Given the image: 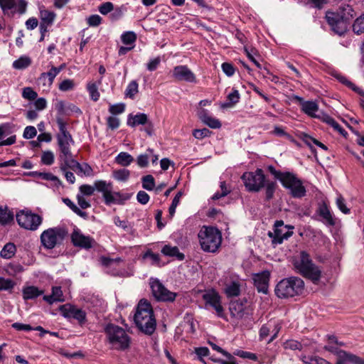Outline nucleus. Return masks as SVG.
Returning <instances> with one entry per match:
<instances>
[{
	"mask_svg": "<svg viewBox=\"0 0 364 364\" xmlns=\"http://www.w3.org/2000/svg\"><path fill=\"white\" fill-rule=\"evenodd\" d=\"M57 124L59 132L56 134L57 144L59 149V159H65L66 164H71V169L77 174L83 173L85 176H90L92 169L87 164H80L77 161L71 151V146L75 141L71 134L66 128V123L60 118H57Z\"/></svg>",
	"mask_w": 364,
	"mask_h": 364,
	"instance_id": "obj_1",
	"label": "nucleus"
},
{
	"mask_svg": "<svg viewBox=\"0 0 364 364\" xmlns=\"http://www.w3.org/2000/svg\"><path fill=\"white\" fill-rule=\"evenodd\" d=\"M292 264L296 273L309 279L314 284L319 283L322 270L320 267L314 263L311 256L306 251H301L295 256Z\"/></svg>",
	"mask_w": 364,
	"mask_h": 364,
	"instance_id": "obj_2",
	"label": "nucleus"
},
{
	"mask_svg": "<svg viewBox=\"0 0 364 364\" xmlns=\"http://www.w3.org/2000/svg\"><path fill=\"white\" fill-rule=\"evenodd\" d=\"M137 328L146 335H151L156 330V321L151 304L146 299H141L136 308L134 317Z\"/></svg>",
	"mask_w": 364,
	"mask_h": 364,
	"instance_id": "obj_3",
	"label": "nucleus"
},
{
	"mask_svg": "<svg viewBox=\"0 0 364 364\" xmlns=\"http://www.w3.org/2000/svg\"><path fill=\"white\" fill-rule=\"evenodd\" d=\"M355 13L351 6L341 5L338 12L327 11L326 18L331 29L337 34L343 35L347 28V22Z\"/></svg>",
	"mask_w": 364,
	"mask_h": 364,
	"instance_id": "obj_4",
	"label": "nucleus"
},
{
	"mask_svg": "<svg viewBox=\"0 0 364 364\" xmlns=\"http://www.w3.org/2000/svg\"><path fill=\"white\" fill-rule=\"evenodd\" d=\"M304 281L298 277H290L282 279L275 287V294L280 299L294 297L302 294Z\"/></svg>",
	"mask_w": 364,
	"mask_h": 364,
	"instance_id": "obj_5",
	"label": "nucleus"
},
{
	"mask_svg": "<svg viewBox=\"0 0 364 364\" xmlns=\"http://www.w3.org/2000/svg\"><path fill=\"white\" fill-rule=\"evenodd\" d=\"M200 245L203 251L216 252L221 245L222 235L218 229L203 227L198 232Z\"/></svg>",
	"mask_w": 364,
	"mask_h": 364,
	"instance_id": "obj_6",
	"label": "nucleus"
},
{
	"mask_svg": "<svg viewBox=\"0 0 364 364\" xmlns=\"http://www.w3.org/2000/svg\"><path fill=\"white\" fill-rule=\"evenodd\" d=\"M105 332L113 348L123 350L129 346V336L122 328L108 324L105 328Z\"/></svg>",
	"mask_w": 364,
	"mask_h": 364,
	"instance_id": "obj_7",
	"label": "nucleus"
},
{
	"mask_svg": "<svg viewBox=\"0 0 364 364\" xmlns=\"http://www.w3.org/2000/svg\"><path fill=\"white\" fill-rule=\"evenodd\" d=\"M68 232L64 227L57 226L44 230L41 235V242L44 248L52 250L60 245Z\"/></svg>",
	"mask_w": 364,
	"mask_h": 364,
	"instance_id": "obj_8",
	"label": "nucleus"
},
{
	"mask_svg": "<svg viewBox=\"0 0 364 364\" xmlns=\"http://www.w3.org/2000/svg\"><path fill=\"white\" fill-rule=\"evenodd\" d=\"M242 180L245 188L249 192L257 193L264 187L266 177L261 168H257L255 171L245 172L242 174Z\"/></svg>",
	"mask_w": 364,
	"mask_h": 364,
	"instance_id": "obj_9",
	"label": "nucleus"
},
{
	"mask_svg": "<svg viewBox=\"0 0 364 364\" xmlns=\"http://www.w3.org/2000/svg\"><path fill=\"white\" fill-rule=\"evenodd\" d=\"M281 183L289 191L293 198H301L306 196V191L302 181L293 173L284 172Z\"/></svg>",
	"mask_w": 364,
	"mask_h": 364,
	"instance_id": "obj_10",
	"label": "nucleus"
},
{
	"mask_svg": "<svg viewBox=\"0 0 364 364\" xmlns=\"http://www.w3.org/2000/svg\"><path fill=\"white\" fill-rule=\"evenodd\" d=\"M16 220L21 228L34 231L41 225L43 218L38 214L33 213L30 210H23L16 214Z\"/></svg>",
	"mask_w": 364,
	"mask_h": 364,
	"instance_id": "obj_11",
	"label": "nucleus"
},
{
	"mask_svg": "<svg viewBox=\"0 0 364 364\" xmlns=\"http://www.w3.org/2000/svg\"><path fill=\"white\" fill-rule=\"evenodd\" d=\"M294 228L292 225H285L283 220H277L274 225V232L269 231L268 236L272 239L273 245H280L293 235Z\"/></svg>",
	"mask_w": 364,
	"mask_h": 364,
	"instance_id": "obj_12",
	"label": "nucleus"
},
{
	"mask_svg": "<svg viewBox=\"0 0 364 364\" xmlns=\"http://www.w3.org/2000/svg\"><path fill=\"white\" fill-rule=\"evenodd\" d=\"M151 288L154 296L158 301H173L176 294L168 290L159 280L155 279L151 282Z\"/></svg>",
	"mask_w": 364,
	"mask_h": 364,
	"instance_id": "obj_13",
	"label": "nucleus"
},
{
	"mask_svg": "<svg viewBox=\"0 0 364 364\" xmlns=\"http://www.w3.org/2000/svg\"><path fill=\"white\" fill-rule=\"evenodd\" d=\"M71 242L75 247L85 250L92 248L95 243L93 237L84 235L78 228H75L70 235Z\"/></svg>",
	"mask_w": 364,
	"mask_h": 364,
	"instance_id": "obj_14",
	"label": "nucleus"
},
{
	"mask_svg": "<svg viewBox=\"0 0 364 364\" xmlns=\"http://www.w3.org/2000/svg\"><path fill=\"white\" fill-rule=\"evenodd\" d=\"M203 299L205 302L206 306L213 308L218 316L224 317V309L221 305V297L215 290H209L203 294Z\"/></svg>",
	"mask_w": 364,
	"mask_h": 364,
	"instance_id": "obj_15",
	"label": "nucleus"
},
{
	"mask_svg": "<svg viewBox=\"0 0 364 364\" xmlns=\"http://www.w3.org/2000/svg\"><path fill=\"white\" fill-rule=\"evenodd\" d=\"M172 75L178 81L196 82L195 74L186 65H178L174 67Z\"/></svg>",
	"mask_w": 364,
	"mask_h": 364,
	"instance_id": "obj_16",
	"label": "nucleus"
},
{
	"mask_svg": "<svg viewBox=\"0 0 364 364\" xmlns=\"http://www.w3.org/2000/svg\"><path fill=\"white\" fill-rule=\"evenodd\" d=\"M269 278L270 272L267 270L253 274L254 284L258 292L265 294L268 293Z\"/></svg>",
	"mask_w": 364,
	"mask_h": 364,
	"instance_id": "obj_17",
	"label": "nucleus"
},
{
	"mask_svg": "<svg viewBox=\"0 0 364 364\" xmlns=\"http://www.w3.org/2000/svg\"><path fill=\"white\" fill-rule=\"evenodd\" d=\"M60 310L66 317H72L78 321L80 323L85 321L86 313L80 309L70 305H63L60 307Z\"/></svg>",
	"mask_w": 364,
	"mask_h": 364,
	"instance_id": "obj_18",
	"label": "nucleus"
},
{
	"mask_svg": "<svg viewBox=\"0 0 364 364\" xmlns=\"http://www.w3.org/2000/svg\"><path fill=\"white\" fill-rule=\"evenodd\" d=\"M246 300H235L230 303L229 310L232 318L240 320L245 314Z\"/></svg>",
	"mask_w": 364,
	"mask_h": 364,
	"instance_id": "obj_19",
	"label": "nucleus"
},
{
	"mask_svg": "<svg viewBox=\"0 0 364 364\" xmlns=\"http://www.w3.org/2000/svg\"><path fill=\"white\" fill-rule=\"evenodd\" d=\"M60 72V68L52 66L48 72L41 74L38 78V82L39 84L43 85V86L50 87L53 85L55 77Z\"/></svg>",
	"mask_w": 364,
	"mask_h": 364,
	"instance_id": "obj_20",
	"label": "nucleus"
},
{
	"mask_svg": "<svg viewBox=\"0 0 364 364\" xmlns=\"http://www.w3.org/2000/svg\"><path fill=\"white\" fill-rule=\"evenodd\" d=\"M294 98L301 103L302 112L310 117H317L316 112L318 110V106L316 102L304 101L303 98L299 96H295Z\"/></svg>",
	"mask_w": 364,
	"mask_h": 364,
	"instance_id": "obj_21",
	"label": "nucleus"
},
{
	"mask_svg": "<svg viewBox=\"0 0 364 364\" xmlns=\"http://www.w3.org/2000/svg\"><path fill=\"white\" fill-rule=\"evenodd\" d=\"M12 132V125L9 124H2L0 125V146H9L16 142V135H12L5 140H1L4 136L8 135Z\"/></svg>",
	"mask_w": 364,
	"mask_h": 364,
	"instance_id": "obj_22",
	"label": "nucleus"
},
{
	"mask_svg": "<svg viewBox=\"0 0 364 364\" xmlns=\"http://www.w3.org/2000/svg\"><path fill=\"white\" fill-rule=\"evenodd\" d=\"M317 213L322 218L321 221L326 225L333 226L335 225V220L330 212V210L326 203H322L319 205L317 210Z\"/></svg>",
	"mask_w": 364,
	"mask_h": 364,
	"instance_id": "obj_23",
	"label": "nucleus"
},
{
	"mask_svg": "<svg viewBox=\"0 0 364 364\" xmlns=\"http://www.w3.org/2000/svg\"><path fill=\"white\" fill-rule=\"evenodd\" d=\"M198 117L203 123L212 129H219L221 127V122L210 115L205 109H201L199 112Z\"/></svg>",
	"mask_w": 364,
	"mask_h": 364,
	"instance_id": "obj_24",
	"label": "nucleus"
},
{
	"mask_svg": "<svg viewBox=\"0 0 364 364\" xmlns=\"http://www.w3.org/2000/svg\"><path fill=\"white\" fill-rule=\"evenodd\" d=\"M43 300L48 302L49 304H52L55 302H63L65 301L61 287H53L52 288V294L50 295H46L43 296Z\"/></svg>",
	"mask_w": 364,
	"mask_h": 364,
	"instance_id": "obj_25",
	"label": "nucleus"
},
{
	"mask_svg": "<svg viewBox=\"0 0 364 364\" xmlns=\"http://www.w3.org/2000/svg\"><path fill=\"white\" fill-rule=\"evenodd\" d=\"M349 363L353 364H364V360L356 355L348 353L343 356L338 358L336 364H349ZM328 364L331 363L328 362Z\"/></svg>",
	"mask_w": 364,
	"mask_h": 364,
	"instance_id": "obj_26",
	"label": "nucleus"
},
{
	"mask_svg": "<svg viewBox=\"0 0 364 364\" xmlns=\"http://www.w3.org/2000/svg\"><path fill=\"white\" fill-rule=\"evenodd\" d=\"M28 175L34 177H39L46 181H50L53 182L54 186L56 187H59L62 184L61 181L51 173L32 171Z\"/></svg>",
	"mask_w": 364,
	"mask_h": 364,
	"instance_id": "obj_27",
	"label": "nucleus"
},
{
	"mask_svg": "<svg viewBox=\"0 0 364 364\" xmlns=\"http://www.w3.org/2000/svg\"><path fill=\"white\" fill-rule=\"evenodd\" d=\"M43 294V290H40L34 286H29L23 289V298L25 300L33 299Z\"/></svg>",
	"mask_w": 364,
	"mask_h": 364,
	"instance_id": "obj_28",
	"label": "nucleus"
},
{
	"mask_svg": "<svg viewBox=\"0 0 364 364\" xmlns=\"http://www.w3.org/2000/svg\"><path fill=\"white\" fill-rule=\"evenodd\" d=\"M162 254L168 257H176L179 260L184 259V255L179 252L178 248L176 246L172 247L168 245H166L161 250Z\"/></svg>",
	"mask_w": 364,
	"mask_h": 364,
	"instance_id": "obj_29",
	"label": "nucleus"
},
{
	"mask_svg": "<svg viewBox=\"0 0 364 364\" xmlns=\"http://www.w3.org/2000/svg\"><path fill=\"white\" fill-rule=\"evenodd\" d=\"M58 159L60 161V171L64 173L66 180L70 183L73 184L75 181V177L73 172L68 171V168L71 169V164H69L70 162H68V164L69 165H67L65 159H59V158H58Z\"/></svg>",
	"mask_w": 364,
	"mask_h": 364,
	"instance_id": "obj_30",
	"label": "nucleus"
},
{
	"mask_svg": "<svg viewBox=\"0 0 364 364\" xmlns=\"http://www.w3.org/2000/svg\"><path fill=\"white\" fill-rule=\"evenodd\" d=\"M133 156L127 152H120L115 157V162L122 166H128L134 161Z\"/></svg>",
	"mask_w": 364,
	"mask_h": 364,
	"instance_id": "obj_31",
	"label": "nucleus"
},
{
	"mask_svg": "<svg viewBox=\"0 0 364 364\" xmlns=\"http://www.w3.org/2000/svg\"><path fill=\"white\" fill-rule=\"evenodd\" d=\"M16 252V247L12 242L6 243L0 252V256L4 259L12 258Z\"/></svg>",
	"mask_w": 364,
	"mask_h": 364,
	"instance_id": "obj_32",
	"label": "nucleus"
},
{
	"mask_svg": "<svg viewBox=\"0 0 364 364\" xmlns=\"http://www.w3.org/2000/svg\"><path fill=\"white\" fill-rule=\"evenodd\" d=\"M56 14L53 11H50L48 10H41L40 11V18L41 20V22L40 24H46V26H49L52 25L53 23L55 18Z\"/></svg>",
	"mask_w": 364,
	"mask_h": 364,
	"instance_id": "obj_33",
	"label": "nucleus"
},
{
	"mask_svg": "<svg viewBox=\"0 0 364 364\" xmlns=\"http://www.w3.org/2000/svg\"><path fill=\"white\" fill-rule=\"evenodd\" d=\"M147 115L144 113L137 114L134 116H130L128 119L127 124L130 127H136L140 124H145L147 122Z\"/></svg>",
	"mask_w": 364,
	"mask_h": 364,
	"instance_id": "obj_34",
	"label": "nucleus"
},
{
	"mask_svg": "<svg viewBox=\"0 0 364 364\" xmlns=\"http://www.w3.org/2000/svg\"><path fill=\"white\" fill-rule=\"evenodd\" d=\"M14 220V213L8 208L0 206V223L7 225Z\"/></svg>",
	"mask_w": 364,
	"mask_h": 364,
	"instance_id": "obj_35",
	"label": "nucleus"
},
{
	"mask_svg": "<svg viewBox=\"0 0 364 364\" xmlns=\"http://www.w3.org/2000/svg\"><path fill=\"white\" fill-rule=\"evenodd\" d=\"M228 297L237 296L240 293V286L236 282L228 284L225 289Z\"/></svg>",
	"mask_w": 364,
	"mask_h": 364,
	"instance_id": "obj_36",
	"label": "nucleus"
},
{
	"mask_svg": "<svg viewBox=\"0 0 364 364\" xmlns=\"http://www.w3.org/2000/svg\"><path fill=\"white\" fill-rule=\"evenodd\" d=\"M130 176V171L126 168L114 170L112 172V177L118 181H127Z\"/></svg>",
	"mask_w": 364,
	"mask_h": 364,
	"instance_id": "obj_37",
	"label": "nucleus"
},
{
	"mask_svg": "<svg viewBox=\"0 0 364 364\" xmlns=\"http://www.w3.org/2000/svg\"><path fill=\"white\" fill-rule=\"evenodd\" d=\"M103 198L105 203L107 205H110L117 203L121 200V195L119 193L113 192L112 190H110L103 196Z\"/></svg>",
	"mask_w": 364,
	"mask_h": 364,
	"instance_id": "obj_38",
	"label": "nucleus"
},
{
	"mask_svg": "<svg viewBox=\"0 0 364 364\" xmlns=\"http://www.w3.org/2000/svg\"><path fill=\"white\" fill-rule=\"evenodd\" d=\"M264 188H265V198L267 200H270L274 197L277 183L267 180Z\"/></svg>",
	"mask_w": 364,
	"mask_h": 364,
	"instance_id": "obj_39",
	"label": "nucleus"
},
{
	"mask_svg": "<svg viewBox=\"0 0 364 364\" xmlns=\"http://www.w3.org/2000/svg\"><path fill=\"white\" fill-rule=\"evenodd\" d=\"M31 63V60L29 57L21 56L13 63V67L15 69L21 70L28 68Z\"/></svg>",
	"mask_w": 364,
	"mask_h": 364,
	"instance_id": "obj_40",
	"label": "nucleus"
},
{
	"mask_svg": "<svg viewBox=\"0 0 364 364\" xmlns=\"http://www.w3.org/2000/svg\"><path fill=\"white\" fill-rule=\"evenodd\" d=\"M323 122L331 126L335 130L339 132L341 134L345 136L347 132L341 127V126L336 122V120L328 115H326L323 119Z\"/></svg>",
	"mask_w": 364,
	"mask_h": 364,
	"instance_id": "obj_41",
	"label": "nucleus"
},
{
	"mask_svg": "<svg viewBox=\"0 0 364 364\" xmlns=\"http://www.w3.org/2000/svg\"><path fill=\"white\" fill-rule=\"evenodd\" d=\"M95 187L99 192L102 193L103 196L110 190L113 189L112 184L111 183H107L105 181H95Z\"/></svg>",
	"mask_w": 364,
	"mask_h": 364,
	"instance_id": "obj_42",
	"label": "nucleus"
},
{
	"mask_svg": "<svg viewBox=\"0 0 364 364\" xmlns=\"http://www.w3.org/2000/svg\"><path fill=\"white\" fill-rule=\"evenodd\" d=\"M353 31L358 35L364 33V14L355 20L353 24Z\"/></svg>",
	"mask_w": 364,
	"mask_h": 364,
	"instance_id": "obj_43",
	"label": "nucleus"
},
{
	"mask_svg": "<svg viewBox=\"0 0 364 364\" xmlns=\"http://www.w3.org/2000/svg\"><path fill=\"white\" fill-rule=\"evenodd\" d=\"M240 96L237 90H232V91L228 95V102L224 105V107H232L237 104L240 100Z\"/></svg>",
	"mask_w": 364,
	"mask_h": 364,
	"instance_id": "obj_44",
	"label": "nucleus"
},
{
	"mask_svg": "<svg viewBox=\"0 0 364 364\" xmlns=\"http://www.w3.org/2000/svg\"><path fill=\"white\" fill-rule=\"evenodd\" d=\"M138 83L136 80L131 81L125 91V95L127 97L133 99L135 95L138 92Z\"/></svg>",
	"mask_w": 364,
	"mask_h": 364,
	"instance_id": "obj_45",
	"label": "nucleus"
},
{
	"mask_svg": "<svg viewBox=\"0 0 364 364\" xmlns=\"http://www.w3.org/2000/svg\"><path fill=\"white\" fill-rule=\"evenodd\" d=\"M144 259H149L152 265L161 266V259L159 254L147 250L143 255Z\"/></svg>",
	"mask_w": 364,
	"mask_h": 364,
	"instance_id": "obj_46",
	"label": "nucleus"
},
{
	"mask_svg": "<svg viewBox=\"0 0 364 364\" xmlns=\"http://www.w3.org/2000/svg\"><path fill=\"white\" fill-rule=\"evenodd\" d=\"M6 272L11 276H15L23 271V267L18 263H10L6 269Z\"/></svg>",
	"mask_w": 364,
	"mask_h": 364,
	"instance_id": "obj_47",
	"label": "nucleus"
},
{
	"mask_svg": "<svg viewBox=\"0 0 364 364\" xmlns=\"http://www.w3.org/2000/svg\"><path fill=\"white\" fill-rule=\"evenodd\" d=\"M55 159L54 154L51 151H45L41 155V163L46 166H50L53 164Z\"/></svg>",
	"mask_w": 364,
	"mask_h": 364,
	"instance_id": "obj_48",
	"label": "nucleus"
},
{
	"mask_svg": "<svg viewBox=\"0 0 364 364\" xmlns=\"http://www.w3.org/2000/svg\"><path fill=\"white\" fill-rule=\"evenodd\" d=\"M155 186L154 178L151 175H146L142 178V187L147 190L151 191Z\"/></svg>",
	"mask_w": 364,
	"mask_h": 364,
	"instance_id": "obj_49",
	"label": "nucleus"
},
{
	"mask_svg": "<svg viewBox=\"0 0 364 364\" xmlns=\"http://www.w3.org/2000/svg\"><path fill=\"white\" fill-rule=\"evenodd\" d=\"M324 349L336 355L337 358L349 353L346 350L339 349L338 347L331 344V343H329L328 345L325 346Z\"/></svg>",
	"mask_w": 364,
	"mask_h": 364,
	"instance_id": "obj_50",
	"label": "nucleus"
},
{
	"mask_svg": "<svg viewBox=\"0 0 364 364\" xmlns=\"http://www.w3.org/2000/svg\"><path fill=\"white\" fill-rule=\"evenodd\" d=\"M283 346L285 349H289L292 350L302 349V344L300 342L293 339L286 341L284 343Z\"/></svg>",
	"mask_w": 364,
	"mask_h": 364,
	"instance_id": "obj_51",
	"label": "nucleus"
},
{
	"mask_svg": "<svg viewBox=\"0 0 364 364\" xmlns=\"http://www.w3.org/2000/svg\"><path fill=\"white\" fill-rule=\"evenodd\" d=\"M121 38L123 43L129 45L135 42L136 35L133 31H127L122 35Z\"/></svg>",
	"mask_w": 364,
	"mask_h": 364,
	"instance_id": "obj_52",
	"label": "nucleus"
},
{
	"mask_svg": "<svg viewBox=\"0 0 364 364\" xmlns=\"http://www.w3.org/2000/svg\"><path fill=\"white\" fill-rule=\"evenodd\" d=\"M87 90L90 95V97L94 101H97L100 98V93L98 92L97 86L92 82L87 84Z\"/></svg>",
	"mask_w": 364,
	"mask_h": 364,
	"instance_id": "obj_53",
	"label": "nucleus"
},
{
	"mask_svg": "<svg viewBox=\"0 0 364 364\" xmlns=\"http://www.w3.org/2000/svg\"><path fill=\"white\" fill-rule=\"evenodd\" d=\"M221 192H216L214 193V195L212 197L213 200H218L223 197L226 196L229 193L230 190L227 188L226 183L225 181L220 182V185Z\"/></svg>",
	"mask_w": 364,
	"mask_h": 364,
	"instance_id": "obj_54",
	"label": "nucleus"
},
{
	"mask_svg": "<svg viewBox=\"0 0 364 364\" xmlns=\"http://www.w3.org/2000/svg\"><path fill=\"white\" fill-rule=\"evenodd\" d=\"M58 87L63 92L72 90L75 87L74 80L70 79L64 80L59 84Z\"/></svg>",
	"mask_w": 364,
	"mask_h": 364,
	"instance_id": "obj_55",
	"label": "nucleus"
},
{
	"mask_svg": "<svg viewBox=\"0 0 364 364\" xmlns=\"http://www.w3.org/2000/svg\"><path fill=\"white\" fill-rule=\"evenodd\" d=\"M38 96L36 92H35L31 87H26L23 89L22 97L24 99L28 100H34Z\"/></svg>",
	"mask_w": 364,
	"mask_h": 364,
	"instance_id": "obj_56",
	"label": "nucleus"
},
{
	"mask_svg": "<svg viewBox=\"0 0 364 364\" xmlns=\"http://www.w3.org/2000/svg\"><path fill=\"white\" fill-rule=\"evenodd\" d=\"M304 141L309 146H311V144H314L319 147H321L322 149L326 151L328 149L327 146L323 144V143L320 142L317 139L313 138L312 136L305 134L304 137Z\"/></svg>",
	"mask_w": 364,
	"mask_h": 364,
	"instance_id": "obj_57",
	"label": "nucleus"
},
{
	"mask_svg": "<svg viewBox=\"0 0 364 364\" xmlns=\"http://www.w3.org/2000/svg\"><path fill=\"white\" fill-rule=\"evenodd\" d=\"M150 159V154L146 151L145 154H140L136 159V163L141 168L146 167L149 164V160Z\"/></svg>",
	"mask_w": 364,
	"mask_h": 364,
	"instance_id": "obj_58",
	"label": "nucleus"
},
{
	"mask_svg": "<svg viewBox=\"0 0 364 364\" xmlns=\"http://www.w3.org/2000/svg\"><path fill=\"white\" fill-rule=\"evenodd\" d=\"M211 132L206 128H203L201 129H194L193 131V135L197 139H203L205 137L209 136Z\"/></svg>",
	"mask_w": 364,
	"mask_h": 364,
	"instance_id": "obj_59",
	"label": "nucleus"
},
{
	"mask_svg": "<svg viewBox=\"0 0 364 364\" xmlns=\"http://www.w3.org/2000/svg\"><path fill=\"white\" fill-rule=\"evenodd\" d=\"M14 285L11 279L0 277V291L12 289Z\"/></svg>",
	"mask_w": 364,
	"mask_h": 364,
	"instance_id": "obj_60",
	"label": "nucleus"
},
{
	"mask_svg": "<svg viewBox=\"0 0 364 364\" xmlns=\"http://www.w3.org/2000/svg\"><path fill=\"white\" fill-rule=\"evenodd\" d=\"M125 105L124 103H119L111 105L109 108V112L112 114H119L124 112Z\"/></svg>",
	"mask_w": 364,
	"mask_h": 364,
	"instance_id": "obj_61",
	"label": "nucleus"
},
{
	"mask_svg": "<svg viewBox=\"0 0 364 364\" xmlns=\"http://www.w3.org/2000/svg\"><path fill=\"white\" fill-rule=\"evenodd\" d=\"M161 62L160 56L151 59L146 64V68L149 71H154L157 69Z\"/></svg>",
	"mask_w": 364,
	"mask_h": 364,
	"instance_id": "obj_62",
	"label": "nucleus"
},
{
	"mask_svg": "<svg viewBox=\"0 0 364 364\" xmlns=\"http://www.w3.org/2000/svg\"><path fill=\"white\" fill-rule=\"evenodd\" d=\"M336 205L342 213L345 214H348L350 213V209L346 207L345 200L342 196H338L336 199Z\"/></svg>",
	"mask_w": 364,
	"mask_h": 364,
	"instance_id": "obj_63",
	"label": "nucleus"
},
{
	"mask_svg": "<svg viewBox=\"0 0 364 364\" xmlns=\"http://www.w3.org/2000/svg\"><path fill=\"white\" fill-rule=\"evenodd\" d=\"M37 134L36 129L33 126H28L25 128L23 136L25 139H33Z\"/></svg>",
	"mask_w": 364,
	"mask_h": 364,
	"instance_id": "obj_64",
	"label": "nucleus"
}]
</instances>
